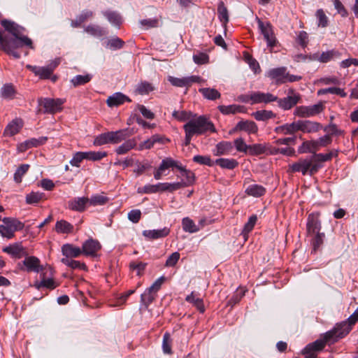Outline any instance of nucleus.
I'll return each mask as SVG.
<instances>
[{
    "label": "nucleus",
    "instance_id": "nucleus-1",
    "mask_svg": "<svg viewBox=\"0 0 358 358\" xmlns=\"http://www.w3.org/2000/svg\"><path fill=\"white\" fill-rule=\"evenodd\" d=\"M4 29L13 37L8 38L3 36L0 30V48L8 55L18 59L20 57L17 49L26 46L31 50L34 49L33 42L25 34V29L19 24H2Z\"/></svg>",
    "mask_w": 358,
    "mask_h": 358
},
{
    "label": "nucleus",
    "instance_id": "nucleus-2",
    "mask_svg": "<svg viewBox=\"0 0 358 358\" xmlns=\"http://www.w3.org/2000/svg\"><path fill=\"white\" fill-rule=\"evenodd\" d=\"M184 131H189V133L194 135H201L207 131L215 132V128L213 124L205 116H199L191 117L189 121L183 125Z\"/></svg>",
    "mask_w": 358,
    "mask_h": 358
},
{
    "label": "nucleus",
    "instance_id": "nucleus-3",
    "mask_svg": "<svg viewBox=\"0 0 358 358\" xmlns=\"http://www.w3.org/2000/svg\"><path fill=\"white\" fill-rule=\"evenodd\" d=\"M2 222L0 224V235L7 239L13 238L16 231H21L24 227V224L15 217H3Z\"/></svg>",
    "mask_w": 358,
    "mask_h": 358
},
{
    "label": "nucleus",
    "instance_id": "nucleus-4",
    "mask_svg": "<svg viewBox=\"0 0 358 358\" xmlns=\"http://www.w3.org/2000/svg\"><path fill=\"white\" fill-rule=\"evenodd\" d=\"M331 142V136L324 135L317 140L304 141L299 148L298 151L300 153L310 152L315 155V152L321 148L330 145Z\"/></svg>",
    "mask_w": 358,
    "mask_h": 358
},
{
    "label": "nucleus",
    "instance_id": "nucleus-5",
    "mask_svg": "<svg viewBox=\"0 0 358 358\" xmlns=\"http://www.w3.org/2000/svg\"><path fill=\"white\" fill-rule=\"evenodd\" d=\"M240 99L245 103H250V104L256 103H268L278 100V97L271 93H263L260 92H255L249 95L242 96Z\"/></svg>",
    "mask_w": 358,
    "mask_h": 358
},
{
    "label": "nucleus",
    "instance_id": "nucleus-6",
    "mask_svg": "<svg viewBox=\"0 0 358 358\" xmlns=\"http://www.w3.org/2000/svg\"><path fill=\"white\" fill-rule=\"evenodd\" d=\"M65 102L62 99L40 98L39 104L45 109L44 113L55 114L62 110V105Z\"/></svg>",
    "mask_w": 358,
    "mask_h": 358
},
{
    "label": "nucleus",
    "instance_id": "nucleus-7",
    "mask_svg": "<svg viewBox=\"0 0 358 358\" xmlns=\"http://www.w3.org/2000/svg\"><path fill=\"white\" fill-rule=\"evenodd\" d=\"M323 110L324 105L320 102L308 106H298L295 108L294 114L300 117H309L322 113Z\"/></svg>",
    "mask_w": 358,
    "mask_h": 358
},
{
    "label": "nucleus",
    "instance_id": "nucleus-8",
    "mask_svg": "<svg viewBox=\"0 0 358 358\" xmlns=\"http://www.w3.org/2000/svg\"><path fill=\"white\" fill-rule=\"evenodd\" d=\"M261 33L266 41L267 46L272 49L276 45L278 41L271 24H259Z\"/></svg>",
    "mask_w": 358,
    "mask_h": 358
},
{
    "label": "nucleus",
    "instance_id": "nucleus-9",
    "mask_svg": "<svg viewBox=\"0 0 358 358\" xmlns=\"http://www.w3.org/2000/svg\"><path fill=\"white\" fill-rule=\"evenodd\" d=\"M23 264L27 272L42 273L48 267L42 266L39 259L34 256L27 257L23 261Z\"/></svg>",
    "mask_w": 358,
    "mask_h": 358
},
{
    "label": "nucleus",
    "instance_id": "nucleus-10",
    "mask_svg": "<svg viewBox=\"0 0 358 358\" xmlns=\"http://www.w3.org/2000/svg\"><path fill=\"white\" fill-rule=\"evenodd\" d=\"M101 248V245L97 240L89 238L83 243L82 251L86 256L94 257Z\"/></svg>",
    "mask_w": 358,
    "mask_h": 358
},
{
    "label": "nucleus",
    "instance_id": "nucleus-11",
    "mask_svg": "<svg viewBox=\"0 0 358 358\" xmlns=\"http://www.w3.org/2000/svg\"><path fill=\"white\" fill-rule=\"evenodd\" d=\"M291 94L288 96L278 100V105L284 110H289L294 106L300 100L301 96L298 94H294V90H291Z\"/></svg>",
    "mask_w": 358,
    "mask_h": 358
},
{
    "label": "nucleus",
    "instance_id": "nucleus-12",
    "mask_svg": "<svg viewBox=\"0 0 358 358\" xmlns=\"http://www.w3.org/2000/svg\"><path fill=\"white\" fill-rule=\"evenodd\" d=\"M322 128V125L310 120H298V129L303 133H315Z\"/></svg>",
    "mask_w": 358,
    "mask_h": 358
},
{
    "label": "nucleus",
    "instance_id": "nucleus-13",
    "mask_svg": "<svg viewBox=\"0 0 358 358\" xmlns=\"http://www.w3.org/2000/svg\"><path fill=\"white\" fill-rule=\"evenodd\" d=\"M349 328L345 329L341 333H337L336 330L334 329V328L327 333H325L323 336L322 339L324 340V343L327 344H332L336 342L339 338H343L348 334V330Z\"/></svg>",
    "mask_w": 358,
    "mask_h": 358
},
{
    "label": "nucleus",
    "instance_id": "nucleus-14",
    "mask_svg": "<svg viewBox=\"0 0 358 358\" xmlns=\"http://www.w3.org/2000/svg\"><path fill=\"white\" fill-rule=\"evenodd\" d=\"M23 127V121L20 118H15L11 121L6 127L3 135L13 136L17 134Z\"/></svg>",
    "mask_w": 358,
    "mask_h": 358
},
{
    "label": "nucleus",
    "instance_id": "nucleus-15",
    "mask_svg": "<svg viewBox=\"0 0 358 358\" xmlns=\"http://www.w3.org/2000/svg\"><path fill=\"white\" fill-rule=\"evenodd\" d=\"M310 167V159H300L297 162L289 165L292 172H301L303 175H306Z\"/></svg>",
    "mask_w": 358,
    "mask_h": 358
},
{
    "label": "nucleus",
    "instance_id": "nucleus-16",
    "mask_svg": "<svg viewBox=\"0 0 358 358\" xmlns=\"http://www.w3.org/2000/svg\"><path fill=\"white\" fill-rule=\"evenodd\" d=\"M48 271L50 272V275H53L52 268L50 266H48L46 268V271H45L44 270L41 273V281L40 282V285L41 286H43V287L53 289L57 287V284L55 282L52 278H46Z\"/></svg>",
    "mask_w": 358,
    "mask_h": 358
},
{
    "label": "nucleus",
    "instance_id": "nucleus-17",
    "mask_svg": "<svg viewBox=\"0 0 358 358\" xmlns=\"http://www.w3.org/2000/svg\"><path fill=\"white\" fill-rule=\"evenodd\" d=\"M3 251L13 257L21 258L24 255V249L21 243H15L3 248Z\"/></svg>",
    "mask_w": 358,
    "mask_h": 358
},
{
    "label": "nucleus",
    "instance_id": "nucleus-18",
    "mask_svg": "<svg viewBox=\"0 0 358 358\" xmlns=\"http://www.w3.org/2000/svg\"><path fill=\"white\" fill-rule=\"evenodd\" d=\"M178 169L180 171V175L178 176V178H181V182L184 184L185 187L192 185L195 180L194 173L192 171L187 170L182 166H178Z\"/></svg>",
    "mask_w": 358,
    "mask_h": 358
},
{
    "label": "nucleus",
    "instance_id": "nucleus-19",
    "mask_svg": "<svg viewBox=\"0 0 358 358\" xmlns=\"http://www.w3.org/2000/svg\"><path fill=\"white\" fill-rule=\"evenodd\" d=\"M236 131H245L248 134H256L258 131V127L256 123L253 121L245 120L240 121L238 122L235 127Z\"/></svg>",
    "mask_w": 358,
    "mask_h": 358
},
{
    "label": "nucleus",
    "instance_id": "nucleus-20",
    "mask_svg": "<svg viewBox=\"0 0 358 358\" xmlns=\"http://www.w3.org/2000/svg\"><path fill=\"white\" fill-rule=\"evenodd\" d=\"M89 204V199L87 197H78L69 202V207L72 210L83 211Z\"/></svg>",
    "mask_w": 358,
    "mask_h": 358
},
{
    "label": "nucleus",
    "instance_id": "nucleus-21",
    "mask_svg": "<svg viewBox=\"0 0 358 358\" xmlns=\"http://www.w3.org/2000/svg\"><path fill=\"white\" fill-rule=\"evenodd\" d=\"M62 252L64 258H73L79 257L82 253V249L71 244H65L62 248Z\"/></svg>",
    "mask_w": 358,
    "mask_h": 358
},
{
    "label": "nucleus",
    "instance_id": "nucleus-22",
    "mask_svg": "<svg viewBox=\"0 0 358 358\" xmlns=\"http://www.w3.org/2000/svg\"><path fill=\"white\" fill-rule=\"evenodd\" d=\"M286 68L280 67L271 69L268 72V76L270 78L275 80L277 83H286Z\"/></svg>",
    "mask_w": 358,
    "mask_h": 358
},
{
    "label": "nucleus",
    "instance_id": "nucleus-23",
    "mask_svg": "<svg viewBox=\"0 0 358 358\" xmlns=\"http://www.w3.org/2000/svg\"><path fill=\"white\" fill-rule=\"evenodd\" d=\"M124 101L130 102L131 100L129 97L125 96L124 94L117 92L113 94L112 96H110L106 101V103L108 106L114 107L117 106L120 104H122Z\"/></svg>",
    "mask_w": 358,
    "mask_h": 358
},
{
    "label": "nucleus",
    "instance_id": "nucleus-24",
    "mask_svg": "<svg viewBox=\"0 0 358 358\" xmlns=\"http://www.w3.org/2000/svg\"><path fill=\"white\" fill-rule=\"evenodd\" d=\"M27 67L30 69L35 75L40 76L41 78H48L52 73L54 66L38 67L31 65H27Z\"/></svg>",
    "mask_w": 358,
    "mask_h": 358
},
{
    "label": "nucleus",
    "instance_id": "nucleus-25",
    "mask_svg": "<svg viewBox=\"0 0 358 358\" xmlns=\"http://www.w3.org/2000/svg\"><path fill=\"white\" fill-rule=\"evenodd\" d=\"M275 131L278 134L288 135L293 134L297 131L298 129V121L294 122L291 124H285L275 129Z\"/></svg>",
    "mask_w": 358,
    "mask_h": 358
},
{
    "label": "nucleus",
    "instance_id": "nucleus-26",
    "mask_svg": "<svg viewBox=\"0 0 358 358\" xmlns=\"http://www.w3.org/2000/svg\"><path fill=\"white\" fill-rule=\"evenodd\" d=\"M326 343L322 338L316 340L315 342L308 344L303 349V353H315L321 351L325 346Z\"/></svg>",
    "mask_w": 358,
    "mask_h": 358
},
{
    "label": "nucleus",
    "instance_id": "nucleus-27",
    "mask_svg": "<svg viewBox=\"0 0 358 358\" xmlns=\"http://www.w3.org/2000/svg\"><path fill=\"white\" fill-rule=\"evenodd\" d=\"M170 230L167 227L157 230H145L143 231V235L152 239H157L163 238L169 235Z\"/></svg>",
    "mask_w": 358,
    "mask_h": 358
},
{
    "label": "nucleus",
    "instance_id": "nucleus-28",
    "mask_svg": "<svg viewBox=\"0 0 358 358\" xmlns=\"http://www.w3.org/2000/svg\"><path fill=\"white\" fill-rule=\"evenodd\" d=\"M156 143H164V138L159 135H154L149 139L139 144L138 150L150 149Z\"/></svg>",
    "mask_w": 358,
    "mask_h": 358
},
{
    "label": "nucleus",
    "instance_id": "nucleus-29",
    "mask_svg": "<svg viewBox=\"0 0 358 358\" xmlns=\"http://www.w3.org/2000/svg\"><path fill=\"white\" fill-rule=\"evenodd\" d=\"M341 53L336 50H331L322 52L315 57L316 59L322 63H327L335 57H339Z\"/></svg>",
    "mask_w": 358,
    "mask_h": 358
},
{
    "label": "nucleus",
    "instance_id": "nucleus-30",
    "mask_svg": "<svg viewBox=\"0 0 358 358\" xmlns=\"http://www.w3.org/2000/svg\"><path fill=\"white\" fill-rule=\"evenodd\" d=\"M55 229L59 234H70L73 230V226L67 221L62 220L56 222Z\"/></svg>",
    "mask_w": 358,
    "mask_h": 358
},
{
    "label": "nucleus",
    "instance_id": "nucleus-31",
    "mask_svg": "<svg viewBox=\"0 0 358 358\" xmlns=\"http://www.w3.org/2000/svg\"><path fill=\"white\" fill-rule=\"evenodd\" d=\"M219 110L224 115L236 114L238 113H243V106L238 105L219 106Z\"/></svg>",
    "mask_w": 358,
    "mask_h": 358
},
{
    "label": "nucleus",
    "instance_id": "nucleus-32",
    "mask_svg": "<svg viewBox=\"0 0 358 358\" xmlns=\"http://www.w3.org/2000/svg\"><path fill=\"white\" fill-rule=\"evenodd\" d=\"M320 230V223L317 218L313 215L308 217L307 223V231L308 234H315Z\"/></svg>",
    "mask_w": 358,
    "mask_h": 358
},
{
    "label": "nucleus",
    "instance_id": "nucleus-33",
    "mask_svg": "<svg viewBox=\"0 0 358 358\" xmlns=\"http://www.w3.org/2000/svg\"><path fill=\"white\" fill-rule=\"evenodd\" d=\"M110 143L116 144L118 143L123 140H124L127 136V132L126 130H118L116 131H109L108 132Z\"/></svg>",
    "mask_w": 358,
    "mask_h": 358
},
{
    "label": "nucleus",
    "instance_id": "nucleus-34",
    "mask_svg": "<svg viewBox=\"0 0 358 358\" xmlns=\"http://www.w3.org/2000/svg\"><path fill=\"white\" fill-rule=\"evenodd\" d=\"M154 90L155 87L152 83L147 81H141L136 85L135 92L138 94L145 95L152 92Z\"/></svg>",
    "mask_w": 358,
    "mask_h": 358
},
{
    "label": "nucleus",
    "instance_id": "nucleus-35",
    "mask_svg": "<svg viewBox=\"0 0 358 358\" xmlns=\"http://www.w3.org/2000/svg\"><path fill=\"white\" fill-rule=\"evenodd\" d=\"M266 189L263 186L256 184L249 185L245 189L247 194L255 197L264 195Z\"/></svg>",
    "mask_w": 358,
    "mask_h": 358
},
{
    "label": "nucleus",
    "instance_id": "nucleus-36",
    "mask_svg": "<svg viewBox=\"0 0 358 358\" xmlns=\"http://www.w3.org/2000/svg\"><path fill=\"white\" fill-rule=\"evenodd\" d=\"M214 164L219 165L223 169H234L238 165V163L234 159L220 158L215 160Z\"/></svg>",
    "mask_w": 358,
    "mask_h": 358
},
{
    "label": "nucleus",
    "instance_id": "nucleus-37",
    "mask_svg": "<svg viewBox=\"0 0 358 358\" xmlns=\"http://www.w3.org/2000/svg\"><path fill=\"white\" fill-rule=\"evenodd\" d=\"M199 92L203 96L204 98L208 100H215L219 99L221 96L220 93L214 88H200Z\"/></svg>",
    "mask_w": 358,
    "mask_h": 358
},
{
    "label": "nucleus",
    "instance_id": "nucleus-38",
    "mask_svg": "<svg viewBox=\"0 0 358 358\" xmlns=\"http://www.w3.org/2000/svg\"><path fill=\"white\" fill-rule=\"evenodd\" d=\"M186 301L190 303H192L201 313L205 311L203 300L196 296L192 292L189 295L187 296Z\"/></svg>",
    "mask_w": 358,
    "mask_h": 358
},
{
    "label": "nucleus",
    "instance_id": "nucleus-39",
    "mask_svg": "<svg viewBox=\"0 0 358 358\" xmlns=\"http://www.w3.org/2000/svg\"><path fill=\"white\" fill-rule=\"evenodd\" d=\"M233 148L232 144L228 141H222L216 145L215 155L216 156L222 155L229 153Z\"/></svg>",
    "mask_w": 358,
    "mask_h": 358
},
{
    "label": "nucleus",
    "instance_id": "nucleus-40",
    "mask_svg": "<svg viewBox=\"0 0 358 358\" xmlns=\"http://www.w3.org/2000/svg\"><path fill=\"white\" fill-rule=\"evenodd\" d=\"M172 116L178 121L188 122L191 117H195L196 115L186 110H174L172 113Z\"/></svg>",
    "mask_w": 358,
    "mask_h": 358
},
{
    "label": "nucleus",
    "instance_id": "nucleus-41",
    "mask_svg": "<svg viewBox=\"0 0 358 358\" xmlns=\"http://www.w3.org/2000/svg\"><path fill=\"white\" fill-rule=\"evenodd\" d=\"M252 116L258 121H266L274 117L275 115L271 110H258L252 114Z\"/></svg>",
    "mask_w": 358,
    "mask_h": 358
},
{
    "label": "nucleus",
    "instance_id": "nucleus-42",
    "mask_svg": "<svg viewBox=\"0 0 358 358\" xmlns=\"http://www.w3.org/2000/svg\"><path fill=\"white\" fill-rule=\"evenodd\" d=\"M136 145V142L134 139H129L122 143L121 145L117 148L116 152L118 155H123L129 152L130 150L134 148Z\"/></svg>",
    "mask_w": 358,
    "mask_h": 358
},
{
    "label": "nucleus",
    "instance_id": "nucleus-43",
    "mask_svg": "<svg viewBox=\"0 0 358 358\" xmlns=\"http://www.w3.org/2000/svg\"><path fill=\"white\" fill-rule=\"evenodd\" d=\"M182 224L183 230L189 233H195L200 229V227L196 226L193 220L189 217L183 218Z\"/></svg>",
    "mask_w": 358,
    "mask_h": 358
},
{
    "label": "nucleus",
    "instance_id": "nucleus-44",
    "mask_svg": "<svg viewBox=\"0 0 358 358\" xmlns=\"http://www.w3.org/2000/svg\"><path fill=\"white\" fill-rule=\"evenodd\" d=\"M147 263L142 262L133 261L129 263V268L132 271H136L138 276L143 275Z\"/></svg>",
    "mask_w": 358,
    "mask_h": 358
},
{
    "label": "nucleus",
    "instance_id": "nucleus-45",
    "mask_svg": "<svg viewBox=\"0 0 358 358\" xmlns=\"http://www.w3.org/2000/svg\"><path fill=\"white\" fill-rule=\"evenodd\" d=\"M61 262L73 269L79 268L81 270H86L87 268L86 265L79 261L73 260L69 258H62Z\"/></svg>",
    "mask_w": 358,
    "mask_h": 358
},
{
    "label": "nucleus",
    "instance_id": "nucleus-46",
    "mask_svg": "<svg viewBox=\"0 0 358 358\" xmlns=\"http://www.w3.org/2000/svg\"><path fill=\"white\" fill-rule=\"evenodd\" d=\"M327 93L337 94L341 97H345L347 96V93L345 92L343 89L338 87H329L325 89H320L317 91L318 95H322Z\"/></svg>",
    "mask_w": 358,
    "mask_h": 358
},
{
    "label": "nucleus",
    "instance_id": "nucleus-47",
    "mask_svg": "<svg viewBox=\"0 0 358 358\" xmlns=\"http://www.w3.org/2000/svg\"><path fill=\"white\" fill-rule=\"evenodd\" d=\"M92 79V76L90 74L78 75L73 78L71 80L74 87L84 85L89 83Z\"/></svg>",
    "mask_w": 358,
    "mask_h": 358
},
{
    "label": "nucleus",
    "instance_id": "nucleus-48",
    "mask_svg": "<svg viewBox=\"0 0 358 358\" xmlns=\"http://www.w3.org/2000/svg\"><path fill=\"white\" fill-rule=\"evenodd\" d=\"M29 169V164L20 165L14 173V180L17 183H20L22 182L23 176L28 171Z\"/></svg>",
    "mask_w": 358,
    "mask_h": 358
},
{
    "label": "nucleus",
    "instance_id": "nucleus-49",
    "mask_svg": "<svg viewBox=\"0 0 358 358\" xmlns=\"http://www.w3.org/2000/svg\"><path fill=\"white\" fill-rule=\"evenodd\" d=\"M350 318H351V315L348 317V319L346 321H343L341 323H338L334 327V329L336 330L337 333H341V332L343 331V330L345 329H347V328H349V329L348 330V334L350 331L352 326L356 323V322L352 323V321L351 320Z\"/></svg>",
    "mask_w": 358,
    "mask_h": 358
},
{
    "label": "nucleus",
    "instance_id": "nucleus-50",
    "mask_svg": "<svg viewBox=\"0 0 358 358\" xmlns=\"http://www.w3.org/2000/svg\"><path fill=\"white\" fill-rule=\"evenodd\" d=\"M337 155V151H331L327 154H315L313 157V161L315 162H323L330 160L334 156Z\"/></svg>",
    "mask_w": 358,
    "mask_h": 358
},
{
    "label": "nucleus",
    "instance_id": "nucleus-51",
    "mask_svg": "<svg viewBox=\"0 0 358 358\" xmlns=\"http://www.w3.org/2000/svg\"><path fill=\"white\" fill-rule=\"evenodd\" d=\"M108 201V199L100 194L93 195L89 199V204L92 206H100L106 203Z\"/></svg>",
    "mask_w": 358,
    "mask_h": 358
},
{
    "label": "nucleus",
    "instance_id": "nucleus-52",
    "mask_svg": "<svg viewBox=\"0 0 358 358\" xmlns=\"http://www.w3.org/2000/svg\"><path fill=\"white\" fill-rule=\"evenodd\" d=\"M266 152V146L263 144L257 143L249 145L248 153L251 155H259Z\"/></svg>",
    "mask_w": 358,
    "mask_h": 358
},
{
    "label": "nucleus",
    "instance_id": "nucleus-53",
    "mask_svg": "<svg viewBox=\"0 0 358 358\" xmlns=\"http://www.w3.org/2000/svg\"><path fill=\"white\" fill-rule=\"evenodd\" d=\"M86 159L92 160V161H98L103 157L107 156L106 152H94V151H90V152H85Z\"/></svg>",
    "mask_w": 358,
    "mask_h": 358
},
{
    "label": "nucleus",
    "instance_id": "nucleus-54",
    "mask_svg": "<svg viewBox=\"0 0 358 358\" xmlns=\"http://www.w3.org/2000/svg\"><path fill=\"white\" fill-rule=\"evenodd\" d=\"M154 292L150 290V289H147L143 294H141V302L146 306L150 304L153 300L155 299Z\"/></svg>",
    "mask_w": 358,
    "mask_h": 358
},
{
    "label": "nucleus",
    "instance_id": "nucleus-55",
    "mask_svg": "<svg viewBox=\"0 0 358 358\" xmlns=\"http://www.w3.org/2000/svg\"><path fill=\"white\" fill-rule=\"evenodd\" d=\"M180 165L178 164V162L173 159L170 157L165 158L162 160L160 166L159 168L160 169V171H164L166 169H168L169 168L176 167L178 169V166Z\"/></svg>",
    "mask_w": 358,
    "mask_h": 358
},
{
    "label": "nucleus",
    "instance_id": "nucleus-56",
    "mask_svg": "<svg viewBox=\"0 0 358 358\" xmlns=\"http://www.w3.org/2000/svg\"><path fill=\"white\" fill-rule=\"evenodd\" d=\"M219 18L220 21L224 22H228L229 21V15H228V10L227 8L224 6V2L220 1L218 5L217 8Z\"/></svg>",
    "mask_w": 358,
    "mask_h": 358
},
{
    "label": "nucleus",
    "instance_id": "nucleus-57",
    "mask_svg": "<svg viewBox=\"0 0 358 358\" xmlns=\"http://www.w3.org/2000/svg\"><path fill=\"white\" fill-rule=\"evenodd\" d=\"M169 81L176 87H189V83L187 77L184 78H174V77H169Z\"/></svg>",
    "mask_w": 358,
    "mask_h": 358
},
{
    "label": "nucleus",
    "instance_id": "nucleus-58",
    "mask_svg": "<svg viewBox=\"0 0 358 358\" xmlns=\"http://www.w3.org/2000/svg\"><path fill=\"white\" fill-rule=\"evenodd\" d=\"M15 91L12 85H5L1 88V96L6 99H13L15 96Z\"/></svg>",
    "mask_w": 358,
    "mask_h": 358
},
{
    "label": "nucleus",
    "instance_id": "nucleus-59",
    "mask_svg": "<svg viewBox=\"0 0 358 358\" xmlns=\"http://www.w3.org/2000/svg\"><path fill=\"white\" fill-rule=\"evenodd\" d=\"M107 143H110L108 132L97 136L93 142V144L96 146H100Z\"/></svg>",
    "mask_w": 358,
    "mask_h": 358
},
{
    "label": "nucleus",
    "instance_id": "nucleus-60",
    "mask_svg": "<svg viewBox=\"0 0 358 358\" xmlns=\"http://www.w3.org/2000/svg\"><path fill=\"white\" fill-rule=\"evenodd\" d=\"M193 161L196 163L203 165H208L209 166H212L214 165V162L208 156L196 155L194 157Z\"/></svg>",
    "mask_w": 358,
    "mask_h": 358
},
{
    "label": "nucleus",
    "instance_id": "nucleus-61",
    "mask_svg": "<svg viewBox=\"0 0 358 358\" xmlns=\"http://www.w3.org/2000/svg\"><path fill=\"white\" fill-rule=\"evenodd\" d=\"M162 348L164 353L171 352V339L169 333H165L163 337Z\"/></svg>",
    "mask_w": 358,
    "mask_h": 358
},
{
    "label": "nucleus",
    "instance_id": "nucleus-62",
    "mask_svg": "<svg viewBox=\"0 0 358 358\" xmlns=\"http://www.w3.org/2000/svg\"><path fill=\"white\" fill-rule=\"evenodd\" d=\"M43 197V194L39 192H31L27 195L26 201L27 203L34 204L39 202Z\"/></svg>",
    "mask_w": 358,
    "mask_h": 358
},
{
    "label": "nucleus",
    "instance_id": "nucleus-63",
    "mask_svg": "<svg viewBox=\"0 0 358 358\" xmlns=\"http://www.w3.org/2000/svg\"><path fill=\"white\" fill-rule=\"evenodd\" d=\"M85 159H86L85 152H78L70 161V164L73 166L79 167L80 162Z\"/></svg>",
    "mask_w": 358,
    "mask_h": 358
},
{
    "label": "nucleus",
    "instance_id": "nucleus-64",
    "mask_svg": "<svg viewBox=\"0 0 358 358\" xmlns=\"http://www.w3.org/2000/svg\"><path fill=\"white\" fill-rule=\"evenodd\" d=\"M324 131L329 133L328 135H329L330 136L332 135L341 136L343 134V131L339 129L335 124L332 123L327 126L324 129Z\"/></svg>",
    "mask_w": 358,
    "mask_h": 358
}]
</instances>
